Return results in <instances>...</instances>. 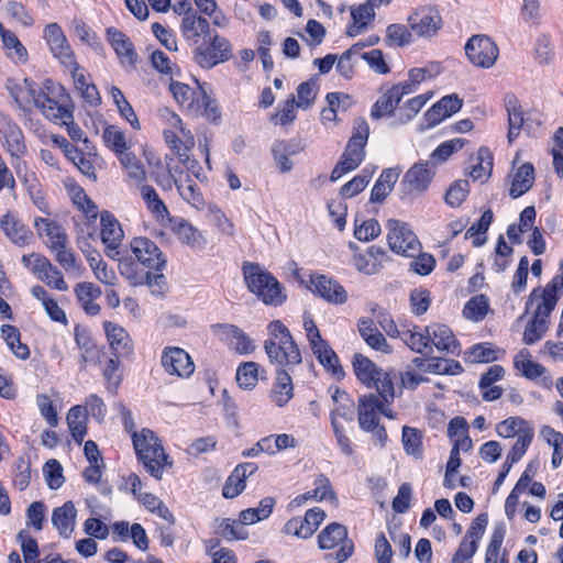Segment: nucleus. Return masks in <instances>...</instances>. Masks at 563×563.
<instances>
[{
  "label": "nucleus",
  "mask_w": 563,
  "mask_h": 563,
  "mask_svg": "<svg viewBox=\"0 0 563 563\" xmlns=\"http://www.w3.org/2000/svg\"><path fill=\"white\" fill-rule=\"evenodd\" d=\"M563 288V262L560 264V274H558L544 288H534L526 303V311L520 317L522 319L530 307L536 306L532 318L528 322L523 332V342L533 344L539 341L548 330V319L556 306L559 290Z\"/></svg>",
  "instance_id": "nucleus-1"
},
{
  "label": "nucleus",
  "mask_w": 563,
  "mask_h": 563,
  "mask_svg": "<svg viewBox=\"0 0 563 563\" xmlns=\"http://www.w3.org/2000/svg\"><path fill=\"white\" fill-rule=\"evenodd\" d=\"M269 338L264 342V350L274 365L295 366L301 363V353L288 328L279 320L267 325Z\"/></svg>",
  "instance_id": "nucleus-2"
},
{
  "label": "nucleus",
  "mask_w": 563,
  "mask_h": 563,
  "mask_svg": "<svg viewBox=\"0 0 563 563\" xmlns=\"http://www.w3.org/2000/svg\"><path fill=\"white\" fill-rule=\"evenodd\" d=\"M243 277L247 289L265 305L280 306L286 300L280 283L261 265L245 263Z\"/></svg>",
  "instance_id": "nucleus-3"
},
{
  "label": "nucleus",
  "mask_w": 563,
  "mask_h": 563,
  "mask_svg": "<svg viewBox=\"0 0 563 563\" xmlns=\"http://www.w3.org/2000/svg\"><path fill=\"white\" fill-rule=\"evenodd\" d=\"M133 446L140 461L146 471L156 479H161L163 471L172 466L163 445L155 433L150 429H143L140 433L133 432Z\"/></svg>",
  "instance_id": "nucleus-4"
},
{
  "label": "nucleus",
  "mask_w": 563,
  "mask_h": 563,
  "mask_svg": "<svg viewBox=\"0 0 563 563\" xmlns=\"http://www.w3.org/2000/svg\"><path fill=\"white\" fill-rule=\"evenodd\" d=\"M355 376L367 388H374L385 400L395 397L394 372L378 367L363 354L356 353L352 360Z\"/></svg>",
  "instance_id": "nucleus-5"
},
{
  "label": "nucleus",
  "mask_w": 563,
  "mask_h": 563,
  "mask_svg": "<svg viewBox=\"0 0 563 563\" xmlns=\"http://www.w3.org/2000/svg\"><path fill=\"white\" fill-rule=\"evenodd\" d=\"M369 135V126L365 119L358 118L354 122L353 134L345 151L331 173V180L336 181L343 175L356 169L365 158V145Z\"/></svg>",
  "instance_id": "nucleus-6"
},
{
  "label": "nucleus",
  "mask_w": 563,
  "mask_h": 563,
  "mask_svg": "<svg viewBox=\"0 0 563 563\" xmlns=\"http://www.w3.org/2000/svg\"><path fill=\"white\" fill-rule=\"evenodd\" d=\"M318 544L321 550L330 551L324 554L327 563H343L354 551L353 541L347 537V529L338 522L329 523L318 534Z\"/></svg>",
  "instance_id": "nucleus-7"
},
{
  "label": "nucleus",
  "mask_w": 563,
  "mask_h": 563,
  "mask_svg": "<svg viewBox=\"0 0 563 563\" xmlns=\"http://www.w3.org/2000/svg\"><path fill=\"white\" fill-rule=\"evenodd\" d=\"M7 88L20 108L33 102L45 118H56L60 113L57 108V101L49 98L47 93L36 87V85L25 78L21 82L9 79Z\"/></svg>",
  "instance_id": "nucleus-8"
},
{
  "label": "nucleus",
  "mask_w": 563,
  "mask_h": 563,
  "mask_svg": "<svg viewBox=\"0 0 563 563\" xmlns=\"http://www.w3.org/2000/svg\"><path fill=\"white\" fill-rule=\"evenodd\" d=\"M169 89L178 104L194 114L203 115L210 120L220 117L217 104L205 90L195 91L188 85L179 81H172Z\"/></svg>",
  "instance_id": "nucleus-9"
},
{
  "label": "nucleus",
  "mask_w": 563,
  "mask_h": 563,
  "mask_svg": "<svg viewBox=\"0 0 563 563\" xmlns=\"http://www.w3.org/2000/svg\"><path fill=\"white\" fill-rule=\"evenodd\" d=\"M192 56L200 67L210 69L232 57V46L229 40L212 31L201 44L196 45Z\"/></svg>",
  "instance_id": "nucleus-10"
},
{
  "label": "nucleus",
  "mask_w": 563,
  "mask_h": 563,
  "mask_svg": "<svg viewBox=\"0 0 563 563\" xmlns=\"http://www.w3.org/2000/svg\"><path fill=\"white\" fill-rule=\"evenodd\" d=\"M394 399L395 397L385 400L380 395L373 393L361 396L357 406L360 428L364 431H373L378 424V413L393 419L389 405Z\"/></svg>",
  "instance_id": "nucleus-11"
},
{
  "label": "nucleus",
  "mask_w": 563,
  "mask_h": 563,
  "mask_svg": "<svg viewBox=\"0 0 563 563\" xmlns=\"http://www.w3.org/2000/svg\"><path fill=\"white\" fill-rule=\"evenodd\" d=\"M21 261L46 286L59 291L68 290V285L62 272L46 256L40 253H31L23 255Z\"/></svg>",
  "instance_id": "nucleus-12"
},
{
  "label": "nucleus",
  "mask_w": 563,
  "mask_h": 563,
  "mask_svg": "<svg viewBox=\"0 0 563 563\" xmlns=\"http://www.w3.org/2000/svg\"><path fill=\"white\" fill-rule=\"evenodd\" d=\"M387 241L393 252L409 257L420 252L421 244L407 223L390 219L387 221Z\"/></svg>",
  "instance_id": "nucleus-13"
},
{
  "label": "nucleus",
  "mask_w": 563,
  "mask_h": 563,
  "mask_svg": "<svg viewBox=\"0 0 563 563\" xmlns=\"http://www.w3.org/2000/svg\"><path fill=\"white\" fill-rule=\"evenodd\" d=\"M488 525L487 514H479L468 527L454 552L451 563H472V559L478 550V543Z\"/></svg>",
  "instance_id": "nucleus-14"
},
{
  "label": "nucleus",
  "mask_w": 563,
  "mask_h": 563,
  "mask_svg": "<svg viewBox=\"0 0 563 563\" xmlns=\"http://www.w3.org/2000/svg\"><path fill=\"white\" fill-rule=\"evenodd\" d=\"M470 62L478 67L489 68L498 56L496 44L486 35H474L465 45Z\"/></svg>",
  "instance_id": "nucleus-15"
},
{
  "label": "nucleus",
  "mask_w": 563,
  "mask_h": 563,
  "mask_svg": "<svg viewBox=\"0 0 563 563\" xmlns=\"http://www.w3.org/2000/svg\"><path fill=\"white\" fill-rule=\"evenodd\" d=\"M130 249L135 260L147 269L161 271L166 264L158 246L147 238H134L130 243Z\"/></svg>",
  "instance_id": "nucleus-16"
},
{
  "label": "nucleus",
  "mask_w": 563,
  "mask_h": 563,
  "mask_svg": "<svg viewBox=\"0 0 563 563\" xmlns=\"http://www.w3.org/2000/svg\"><path fill=\"white\" fill-rule=\"evenodd\" d=\"M162 366L169 375L189 377L195 371L190 355L177 346H167L162 353Z\"/></svg>",
  "instance_id": "nucleus-17"
},
{
  "label": "nucleus",
  "mask_w": 563,
  "mask_h": 563,
  "mask_svg": "<svg viewBox=\"0 0 563 563\" xmlns=\"http://www.w3.org/2000/svg\"><path fill=\"white\" fill-rule=\"evenodd\" d=\"M44 37L52 54L60 62V64L64 66L75 64L74 52L69 46L62 27L57 23H51L45 27Z\"/></svg>",
  "instance_id": "nucleus-18"
},
{
  "label": "nucleus",
  "mask_w": 563,
  "mask_h": 563,
  "mask_svg": "<svg viewBox=\"0 0 563 563\" xmlns=\"http://www.w3.org/2000/svg\"><path fill=\"white\" fill-rule=\"evenodd\" d=\"M434 164L432 162H421L412 165L405 174L402 186L408 194L424 192L434 175Z\"/></svg>",
  "instance_id": "nucleus-19"
},
{
  "label": "nucleus",
  "mask_w": 563,
  "mask_h": 563,
  "mask_svg": "<svg viewBox=\"0 0 563 563\" xmlns=\"http://www.w3.org/2000/svg\"><path fill=\"white\" fill-rule=\"evenodd\" d=\"M0 134L3 146L12 158L20 159L26 154L27 147L24 134L15 122L8 118L0 119Z\"/></svg>",
  "instance_id": "nucleus-20"
},
{
  "label": "nucleus",
  "mask_w": 563,
  "mask_h": 563,
  "mask_svg": "<svg viewBox=\"0 0 563 563\" xmlns=\"http://www.w3.org/2000/svg\"><path fill=\"white\" fill-rule=\"evenodd\" d=\"M180 31L185 41L192 49L212 33L208 20L197 13H188L183 18Z\"/></svg>",
  "instance_id": "nucleus-21"
},
{
  "label": "nucleus",
  "mask_w": 563,
  "mask_h": 563,
  "mask_svg": "<svg viewBox=\"0 0 563 563\" xmlns=\"http://www.w3.org/2000/svg\"><path fill=\"white\" fill-rule=\"evenodd\" d=\"M216 332L220 334L221 340L225 341L230 347L240 355H247L255 351L254 341L239 327L233 324H217Z\"/></svg>",
  "instance_id": "nucleus-22"
},
{
  "label": "nucleus",
  "mask_w": 563,
  "mask_h": 563,
  "mask_svg": "<svg viewBox=\"0 0 563 563\" xmlns=\"http://www.w3.org/2000/svg\"><path fill=\"white\" fill-rule=\"evenodd\" d=\"M0 229L5 238L19 247L29 245L33 240L32 231L12 212H7L0 218Z\"/></svg>",
  "instance_id": "nucleus-23"
},
{
  "label": "nucleus",
  "mask_w": 563,
  "mask_h": 563,
  "mask_svg": "<svg viewBox=\"0 0 563 563\" xmlns=\"http://www.w3.org/2000/svg\"><path fill=\"white\" fill-rule=\"evenodd\" d=\"M102 243L108 247V256L117 258L120 254L118 247L123 239V231L118 220L109 212L103 211L100 214Z\"/></svg>",
  "instance_id": "nucleus-24"
},
{
  "label": "nucleus",
  "mask_w": 563,
  "mask_h": 563,
  "mask_svg": "<svg viewBox=\"0 0 563 563\" xmlns=\"http://www.w3.org/2000/svg\"><path fill=\"white\" fill-rule=\"evenodd\" d=\"M411 31L418 36H431L441 25V16L431 8H421L408 19Z\"/></svg>",
  "instance_id": "nucleus-25"
},
{
  "label": "nucleus",
  "mask_w": 563,
  "mask_h": 563,
  "mask_svg": "<svg viewBox=\"0 0 563 563\" xmlns=\"http://www.w3.org/2000/svg\"><path fill=\"white\" fill-rule=\"evenodd\" d=\"M424 331L429 333L430 345L438 351L453 355L460 353V344L448 325L437 323L426 327Z\"/></svg>",
  "instance_id": "nucleus-26"
},
{
  "label": "nucleus",
  "mask_w": 563,
  "mask_h": 563,
  "mask_svg": "<svg viewBox=\"0 0 563 563\" xmlns=\"http://www.w3.org/2000/svg\"><path fill=\"white\" fill-rule=\"evenodd\" d=\"M107 37L123 65L135 67L137 54L130 38L119 30L109 27Z\"/></svg>",
  "instance_id": "nucleus-27"
},
{
  "label": "nucleus",
  "mask_w": 563,
  "mask_h": 563,
  "mask_svg": "<svg viewBox=\"0 0 563 563\" xmlns=\"http://www.w3.org/2000/svg\"><path fill=\"white\" fill-rule=\"evenodd\" d=\"M311 285L314 287L316 292L329 302L341 305L347 299V294L343 286L324 275L311 277Z\"/></svg>",
  "instance_id": "nucleus-28"
},
{
  "label": "nucleus",
  "mask_w": 563,
  "mask_h": 563,
  "mask_svg": "<svg viewBox=\"0 0 563 563\" xmlns=\"http://www.w3.org/2000/svg\"><path fill=\"white\" fill-rule=\"evenodd\" d=\"M386 257V251L379 246L372 245L365 253H358L353 256V266L363 274H377L383 267V261Z\"/></svg>",
  "instance_id": "nucleus-29"
},
{
  "label": "nucleus",
  "mask_w": 563,
  "mask_h": 563,
  "mask_svg": "<svg viewBox=\"0 0 563 563\" xmlns=\"http://www.w3.org/2000/svg\"><path fill=\"white\" fill-rule=\"evenodd\" d=\"M77 509L73 501H66L53 510L52 523L62 538L68 539L76 526Z\"/></svg>",
  "instance_id": "nucleus-30"
},
{
  "label": "nucleus",
  "mask_w": 563,
  "mask_h": 563,
  "mask_svg": "<svg viewBox=\"0 0 563 563\" xmlns=\"http://www.w3.org/2000/svg\"><path fill=\"white\" fill-rule=\"evenodd\" d=\"M34 227L40 236H46V246L49 251L56 247H63V244L68 243V238L65 230L56 221L47 218H36Z\"/></svg>",
  "instance_id": "nucleus-31"
},
{
  "label": "nucleus",
  "mask_w": 563,
  "mask_h": 563,
  "mask_svg": "<svg viewBox=\"0 0 563 563\" xmlns=\"http://www.w3.org/2000/svg\"><path fill=\"white\" fill-rule=\"evenodd\" d=\"M103 328L114 356H128L132 353L131 339L122 327L106 321Z\"/></svg>",
  "instance_id": "nucleus-32"
},
{
  "label": "nucleus",
  "mask_w": 563,
  "mask_h": 563,
  "mask_svg": "<svg viewBox=\"0 0 563 563\" xmlns=\"http://www.w3.org/2000/svg\"><path fill=\"white\" fill-rule=\"evenodd\" d=\"M140 194L147 210L156 221L163 225H167V222H172V217L166 205L152 186L143 185L140 189Z\"/></svg>",
  "instance_id": "nucleus-33"
},
{
  "label": "nucleus",
  "mask_w": 563,
  "mask_h": 563,
  "mask_svg": "<svg viewBox=\"0 0 563 563\" xmlns=\"http://www.w3.org/2000/svg\"><path fill=\"white\" fill-rule=\"evenodd\" d=\"M170 225L172 231L177 235L180 242L190 246L195 250H201L206 245V240L203 235L190 223L183 219L174 220L172 218V222H167Z\"/></svg>",
  "instance_id": "nucleus-34"
},
{
  "label": "nucleus",
  "mask_w": 563,
  "mask_h": 563,
  "mask_svg": "<svg viewBox=\"0 0 563 563\" xmlns=\"http://www.w3.org/2000/svg\"><path fill=\"white\" fill-rule=\"evenodd\" d=\"M399 339L416 353L429 355L433 352L429 333L417 325L412 329H402Z\"/></svg>",
  "instance_id": "nucleus-35"
},
{
  "label": "nucleus",
  "mask_w": 563,
  "mask_h": 563,
  "mask_svg": "<svg viewBox=\"0 0 563 563\" xmlns=\"http://www.w3.org/2000/svg\"><path fill=\"white\" fill-rule=\"evenodd\" d=\"M534 167L531 163L522 164L512 175L509 196L514 199L526 194L533 186Z\"/></svg>",
  "instance_id": "nucleus-36"
},
{
  "label": "nucleus",
  "mask_w": 563,
  "mask_h": 563,
  "mask_svg": "<svg viewBox=\"0 0 563 563\" xmlns=\"http://www.w3.org/2000/svg\"><path fill=\"white\" fill-rule=\"evenodd\" d=\"M506 536V527L504 523L495 526L489 543L485 552V563H507V552L501 551V545Z\"/></svg>",
  "instance_id": "nucleus-37"
},
{
  "label": "nucleus",
  "mask_w": 563,
  "mask_h": 563,
  "mask_svg": "<svg viewBox=\"0 0 563 563\" xmlns=\"http://www.w3.org/2000/svg\"><path fill=\"white\" fill-rule=\"evenodd\" d=\"M313 355L317 360L334 375L342 372L341 367L338 366L339 358L335 352L331 349L325 340L320 338L309 343Z\"/></svg>",
  "instance_id": "nucleus-38"
},
{
  "label": "nucleus",
  "mask_w": 563,
  "mask_h": 563,
  "mask_svg": "<svg viewBox=\"0 0 563 563\" xmlns=\"http://www.w3.org/2000/svg\"><path fill=\"white\" fill-rule=\"evenodd\" d=\"M294 396V387L289 374L280 368L277 371L276 380L273 386L271 398L278 406H285Z\"/></svg>",
  "instance_id": "nucleus-39"
},
{
  "label": "nucleus",
  "mask_w": 563,
  "mask_h": 563,
  "mask_svg": "<svg viewBox=\"0 0 563 563\" xmlns=\"http://www.w3.org/2000/svg\"><path fill=\"white\" fill-rule=\"evenodd\" d=\"M66 420L73 439L78 444H81L87 434V408L82 406L71 407L67 413Z\"/></svg>",
  "instance_id": "nucleus-40"
},
{
  "label": "nucleus",
  "mask_w": 563,
  "mask_h": 563,
  "mask_svg": "<svg viewBox=\"0 0 563 563\" xmlns=\"http://www.w3.org/2000/svg\"><path fill=\"white\" fill-rule=\"evenodd\" d=\"M57 108L59 109L58 114H56V118H47L48 120L65 125L67 133L69 137L75 142H87V139L84 137L85 133L80 129V126L74 122L73 111L69 109V107L65 102H58L57 101Z\"/></svg>",
  "instance_id": "nucleus-41"
},
{
  "label": "nucleus",
  "mask_w": 563,
  "mask_h": 563,
  "mask_svg": "<svg viewBox=\"0 0 563 563\" xmlns=\"http://www.w3.org/2000/svg\"><path fill=\"white\" fill-rule=\"evenodd\" d=\"M119 271L121 275L133 286L145 285L148 279V272L137 260H119Z\"/></svg>",
  "instance_id": "nucleus-42"
},
{
  "label": "nucleus",
  "mask_w": 563,
  "mask_h": 563,
  "mask_svg": "<svg viewBox=\"0 0 563 563\" xmlns=\"http://www.w3.org/2000/svg\"><path fill=\"white\" fill-rule=\"evenodd\" d=\"M432 92L422 93L407 100L401 107L397 109L396 123L405 124L412 120L424 104L431 99Z\"/></svg>",
  "instance_id": "nucleus-43"
},
{
  "label": "nucleus",
  "mask_w": 563,
  "mask_h": 563,
  "mask_svg": "<svg viewBox=\"0 0 563 563\" xmlns=\"http://www.w3.org/2000/svg\"><path fill=\"white\" fill-rule=\"evenodd\" d=\"M514 365L526 378L536 379L544 374L545 368L531 358L527 349H521L514 358Z\"/></svg>",
  "instance_id": "nucleus-44"
},
{
  "label": "nucleus",
  "mask_w": 563,
  "mask_h": 563,
  "mask_svg": "<svg viewBox=\"0 0 563 563\" xmlns=\"http://www.w3.org/2000/svg\"><path fill=\"white\" fill-rule=\"evenodd\" d=\"M398 179V173L394 169H385L378 179L376 180L372 192H371V201L372 202H382L386 199V197L393 190L396 181Z\"/></svg>",
  "instance_id": "nucleus-45"
},
{
  "label": "nucleus",
  "mask_w": 563,
  "mask_h": 563,
  "mask_svg": "<svg viewBox=\"0 0 563 563\" xmlns=\"http://www.w3.org/2000/svg\"><path fill=\"white\" fill-rule=\"evenodd\" d=\"M477 163L472 166L468 175L473 180L485 181L489 178L493 170V154L486 147H481L477 152Z\"/></svg>",
  "instance_id": "nucleus-46"
},
{
  "label": "nucleus",
  "mask_w": 563,
  "mask_h": 563,
  "mask_svg": "<svg viewBox=\"0 0 563 563\" xmlns=\"http://www.w3.org/2000/svg\"><path fill=\"white\" fill-rule=\"evenodd\" d=\"M102 140L106 146L113 151L118 157L130 148L124 132L115 125H109L103 130Z\"/></svg>",
  "instance_id": "nucleus-47"
},
{
  "label": "nucleus",
  "mask_w": 563,
  "mask_h": 563,
  "mask_svg": "<svg viewBox=\"0 0 563 563\" xmlns=\"http://www.w3.org/2000/svg\"><path fill=\"white\" fill-rule=\"evenodd\" d=\"M527 430H533V428L520 417H509L496 426V432L501 438L519 437Z\"/></svg>",
  "instance_id": "nucleus-48"
},
{
  "label": "nucleus",
  "mask_w": 563,
  "mask_h": 563,
  "mask_svg": "<svg viewBox=\"0 0 563 563\" xmlns=\"http://www.w3.org/2000/svg\"><path fill=\"white\" fill-rule=\"evenodd\" d=\"M399 102L398 98L394 96L391 88H389L373 104L371 109L372 119L378 120L383 117L393 114Z\"/></svg>",
  "instance_id": "nucleus-49"
},
{
  "label": "nucleus",
  "mask_w": 563,
  "mask_h": 563,
  "mask_svg": "<svg viewBox=\"0 0 563 563\" xmlns=\"http://www.w3.org/2000/svg\"><path fill=\"white\" fill-rule=\"evenodd\" d=\"M235 378L241 388L253 389L258 380V364L252 361L240 364Z\"/></svg>",
  "instance_id": "nucleus-50"
},
{
  "label": "nucleus",
  "mask_w": 563,
  "mask_h": 563,
  "mask_svg": "<svg viewBox=\"0 0 563 563\" xmlns=\"http://www.w3.org/2000/svg\"><path fill=\"white\" fill-rule=\"evenodd\" d=\"M488 308V298L485 295H477L466 302L463 314L466 319L478 322L486 317Z\"/></svg>",
  "instance_id": "nucleus-51"
},
{
  "label": "nucleus",
  "mask_w": 563,
  "mask_h": 563,
  "mask_svg": "<svg viewBox=\"0 0 563 563\" xmlns=\"http://www.w3.org/2000/svg\"><path fill=\"white\" fill-rule=\"evenodd\" d=\"M118 158L131 179L136 183H143L146 179L144 166L132 152L128 151Z\"/></svg>",
  "instance_id": "nucleus-52"
},
{
  "label": "nucleus",
  "mask_w": 563,
  "mask_h": 563,
  "mask_svg": "<svg viewBox=\"0 0 563 563\" xmlns=\"http://www.w3.org/2000/svg\"><path fill=\"white\" fill-rule=\"evenodd\" d=\"M351 15L353 19V25L349 27L347 34L350 36H356L374 16V11L371 4H361L352 9Z\"/></svg>",
  "instance_id": "nucleus-53"
},
{
  "label": "nucleus",
  "mask_w": 563,
  "mask_h": 563,
  "mask_svg": "<svg viewBox=\"0 0 563 563\" xmlns=\"http://www.w3.org/2000/svg\"><path fill=\"white\" fill-rule=\"evenodd\" d=\"M465 358L472 363H488L497 360V350L492 343H479L465 352Z\"/></svg>",
  "instance_id": "nucleus-54"
},
{
  "label": "nucleus",
  "mask_w": 563,
  "mask_h": 563,
  "mask_svg": "<svg viewBox=\"0 0 563 563\" xmlns=\"http://www.w3.org/2000/svg\"><path fill=\"white\" fill-rule=\"evenodd\" d=\"M216 533L221 536L228 541L244 540L247 538V532L244 530L240 521L231 519H221L216 528Z\"/></svg>",
  "instance_id": "nucleus-55"
},
{
  "label": "nucleus",
  "mask_w": 563,
  "mask_h": 563,
  "mask_svg": "<svg viewBox=\"0 0 563 563\" xmlns=\"http://www.w3.org/2000/svg\"><path fill=\"white\" fill-rule=\"evenodd\" d=\"M507 113H508V141L511 143L520 133V130L523 125L525 119L522 117V112L517 104L516 100H509L507 102Z\"/></svg>",
  "instance_id": "nucleus-56"
},
{
  "label": "nucleus",
  "mask_w": 563,
  "mask_h": 563,
  "mask_svg": "<svg viewBox=\"0 0 563 563\" xmlns=\"http://www.w3.org/2000/svg\"><path fill=\"white\" fill-rule=\"evenodd\" d=\"M121 356L110 357L102 371L103 377L107 383V387L110 391L115 393L122 380V374L120 372V358Z\"/></svg>",
  "instance_id": "nucleus-57"
},
{
  "label": "nucleus",
  "mask_w": 563,
  "mask_h": 563,
  "mask_svg": "<svg viewBox=\"0 0 563 563\" xmlns=\"http://www.w3.org/2000/svg\"><path fill=\"white\" fill-rule=\"evenodd\" d=\"M177 190L179 195L191 206L196 208H201L203 206V197L199 191V188L195 183L189 179V176H186V180H180V184H177Z\"/></svg>",
  "instance_id": "nucleus-58"
},
{
  "label": "nucleus",
  "mask_w": 563,
  "mask_h": 563,
  "mask_svg": "<svg viewBox=\"0 0 563 563\" xmlns=\"http://www.w3.org/2000/svg\"><path fill=\"white\" fill-rule=\"evenodd\" d=\"M470 192V183L466 179L455 180L446 190L445 202L451 207H459Z\"/></svg>",
  "instance_id": "nucleus-59"
},
{
  "label": "nucleus",
  "mask_w": 563,
  "mask_h": 563,
  "mask_svg": "<svg viewBox=\"0 0 563 563\" xmlns=\"http://www.w3.org/2000/svg\"><path fill=\"white\" fill-rule=\"evenodd\" d=\"M402 444L405 451L413 456L422 455V440L420 432L410 427L402 428Z\"/></svg>",
  "instance_id": "nucleus-60"
},
{
  "label": "nucleus",
  "mask_w": 563,
  "mask_h": 563,
  "mask_svg": "<svg viewBox=\"0 0 563 563\" xmlns=\"http://www.w3.org/2000/svg\"><path fill=\"white\" fill-rule=\"evenodd\" d=\"M318 93L317 80L311 78L301 82L297 88V108L308 109L314 101Z\"/></svg>",
  "instance_id": "nucleus-61"
},
{
  "label": "nucleus",
  "mask_w": 563,
  "mask_h": 563,
  "mask_svg": "<svg viewBox=\"0 0 563 563\" xmlns=\"http://www.w3.org/2000/svg\"><path fill=\"white\" fill-rule=\"evenodd\" d=\"M493 219V211L488 209L484 211L481 219L466 231V238H475L473 241L475 246H481L485 242V239H479V235L487 232Z\"/></svg>",
  "instance_id": "nucleus-62"
},
{
  "label": "nucleus",
  "mask_w": 563,
  "mask_h": 563,
  "mask_svg": "<svg viewBox=\"0 0 563 563\" xmlns=\"http://www.w3.org/2000/svg\"><path fill=\"white\" fill-rule=\"evenodd\" d=\"M18 541L21 544L23 558L25 563H40L38 562V547L34 538L27 534L25 531L18 533Z\"/></svg>",
  "instance_id": "nucleus-63"
},
{
  "label": "nucleus",
  "mask_w": 563,
  "mask_h": 563,
  "mask_svg": "<svg viewBox=\"0 0 563 563\" xmlns=\"http://www.w3.org/2000/svg\"><path fill=\"white\" fill-rule=\"evenodd\" d=\"M55 255V261L66 271L77 273L80 271L75 254L71 250L67 249V244H63V247H56L51 251Z\"/></svg>",
  "instance_id": "nucleus-64"
}]
</instances>
